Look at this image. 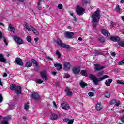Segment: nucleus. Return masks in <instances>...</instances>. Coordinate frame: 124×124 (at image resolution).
I'll list each match as a JSON object with an SVG mask.
<instances>
[{
	"label": "nucleus",
	"mask_w": 124,
	"mask_h": 124,
	"mask_svg": "<svg viewBox=\"0 0 124 124\" xmlns=\"http://www.w3.org/2000/svg\"><path fill=\"white\" fill-rule=\"evenodd\" d=\"M74 122V119L69 120V121H68V124H73Z\"/></svg>",
	"instance_id": "43"
},
{
	"label": "nucleus",
	"mask_w": 124,
	"mask_h": 124,
	"mask_svg": "<svg viewBox=\"0 0 124 124\" xmlns=\"http://www.w3.org/2000/svg\"><path fill=\"white\" fill-rule=\"evenodd\" d=\"M30 107V106H29V103H26L24 105V110H29V108Z\"/></svg>",
	"instance_id": "34"
},
{
	"label": "nucleus",
	"mask_w": 124,
	"mask_h": 124,
	"mask_svg": "<svg viewBox=\"0 0 124 124\" xmlns=\"http://www.w3.org/2000/svg\"><path fill=\"white\" fill-rule=\"evenodd\" d=\"M31 96L33 99H38V94L37 93H33Z\"/></svg>",
	"instance_id": "22"
},
{
	"label": "nucleus",
	"mask_w": 124,
	"mask_h": 124,
	"mask_svg": "<svg viewBox=\"0 0 124 124\" xmlns=\"http://www.w3.org/2000/svg\"><path fill=\"white\" fill-rule=\"evenodd\" d=\"M9 31H10L11 32H13V33H14V31H15V29L14 28V27H13V25H12V24H9Z\"/></svg>",
	"instance_id": "19"
},
{
	"label": "nucleus",
	"mask_w": 124,
	"mask_h": 124,
	"mask_svg": "<svg viewBox=\"0 0 124 124\" xmlns=\"http://www.w3.org/2000/svg\"><path fill=\"white\" fill-rule=\"evenodd\" d=\"M102 33L105 35V36H108V35H110V33H109V32H108V31L105 29L102 30Z\"/></svg>",
	"instance_id": "17"
},
{
	"label": "nucleus",
	"mask_w": 124,
	"mask_h": 124,
	"mask_svg": "<svg viewBox=\"0 0 124 124\" xmlns=\"http://www.w3.org/2000/svg\"><path fill=\"white\" fill-rule=\"evenodd\" d=\"M43 82V80L42 79H36V83H37V84H42Z\"/></svg>",
	"instance_id": "36"
},
{
	"label": "nucleus",
	"mask_w": 124,
	"mask_h": 124,
	"mask_svg": "<svg viewBox=\"0 0 124 124\" xmlns=\"http://www.w3.org/2000/svg\"><path fill=\"white\" fill-rule=\"evenodd\" d=\"M58 7L59 9H62V4H58Z\"/></svg>",
	"instance_id": "49"
},
{
	"label": "nucleus",
	"mask_w": 124,
	"mask_h": 124,
	"mask_svg": "<svg viewBox=\"0 0 124 124\" xmlns=\"http://www.w3.org/2000/svg\"><path fill=\"white\" fill-rule=\"evenodd\" d=\"M106 78H109V76L107 75H105L103 77L99 78L98 80L100 81H103L104 79H106Z\"/></svg>",
	"instance_id": "26"
},
{
	"label": "nucleus",
	"mask_w": 124,
	"mask_h": 124,
	"mask_svg": "<svg viewBox=\"0 0 124 124\" xmlns=\"http://www.w3.org/2000/svg\"><path fill=\"white\" fill-rule=\"evenodd\" d=\"M103 74V71L99 72L97 74V76L98 77L100 76V75H102Z\"/></svg>",
	"instance_id": "46"
},
{
	"label": "nucleus",
	"mask_w": 124,
	"mask_h": 124,
	"mask_svg": "<svg viewBox=\"0 0 124 124\" xmlns=\"http://www.w3.org/2000/svg\"><path fill=\"white\" fill-rule=\"evenodd\" d=\"M13 38L15 41L19 45H21V44H23V40L21 39L19 37L17 36H13Z\"/></svg>",
	"instance_id": "7"
},
{
	"label": "nucleus",
	"mask_w": 124,
	"mask_h": 124,
	"mask_svg": "<svg viewBox=\"0 0 124 124\" xmlns=\"http://www.w3.org/2000/svg\"><path fill=\"white\" fill-rule=\"evenodd\" d=\"M102 108V106H101V104L100 103H98L96 105V109L97 111H100Z\"/></svg>",
	"instance_id": "24"
},
{
	"label": "nucleus",
	"mask_w": 124,
	"mask_h": 124,
	"mask_svg": "<svg viewBox=\"0 0 124 124\" xmlns=\"http://www.w3.org/2000/svg\"><path fill=\"white\" fill-rule=\"evenodd\" d=\"M119 44L120 45V46L121 47H123V48H124V42L123 41H121L119 43Z\"/></svg>",
	"instance_id": "41"
},
{
	"label": "nucleus",
	"mask_w": 124,
	"mask_h": 124,
	"mask_svg": "<svg viewBox=\"0 0 124 124\" xmlns=\"http://www.w3.org/2000/svg\"><path fill=\"white\" fill-rule=\"evenodd\" d=\"M46 59H47V60H49V61H53V58H51L49 56H46Z\"/></svg>",
	"instance_id": "54"
},
{
	"label": "nucleus",
	"mask_w": 124,
	"mask_h": 124,
	"mask_svg": "<svg viewBox=\"0 0 124 124\" xmlns=\"http://www.w3.org/2000/svg\"><path fill=\"white\" fill-rule=\"evenodd\" d=\"M70 67H71V65L69 62H65L64 63V70L68 71L70 69Z\"/></svg>",
	"instance_id": "10"
},
{
	"label": "nucleus",
	"mask_w": 124,
	"mask_h": 124,
	"mask_svg": "<svg viewBox=\"0 0 124 124\" xmlns=\"http://www.w3.org/2000/svg\"><path fill=\"white\" fill-rule=\"evenodd\" d=\"M50 120H52V121H55L56 120L58 119V115L56 114H52L50 115Z\"/></svg>",
	"instance_id": "16"
},
{
	"label": "nucleus",
	"mask_w": 124,
	"mask_h": 124,
	"mask_svg": "<svg viewBox=\"0 0 124 124\" xmlns=\"http://www.w3.org/2000/svg\"><path fill=\"white\" fill-rule=\"evenodd\" d=\"M31 65H32V63L30 61L27 62L25 64L26 67H31Z\"/></svg>",
	"instance_id": "32"
},
{
	"label": "nucleus",
	"mask_w": 124,
	"mask_h": 124,
	"mask_svg": "<svg viewBox=\"0 0 124 124\" xmlns=\"http://www.w3.org/2000/svg\"><path fill=\"white\" fill-rule=\"evenodd\" d=\"M110 39L111 40H112V41H120V37L117 36H111Z\"/></svg>",
	"instance_id": "21"
},
{
	"label": "nucleus",
	"mask_w": 124,
	"mask_h": 124,
	"mask_svg": "<svg viewBox=\"0 0 124 124\" xmlns=\"http://www.w3.org/2000/svg\"><path fill=\"white\" fill-rule=\"evenodd\" d=\"M53 105L55 108H58V106H57V104H56V102H53Z\"/></svg>",
	"instance_id": "59"
},
{
	"label": "nucleus",
	"mask_w": 124,
	"mask_h": 124,
	"mask_svg": "<svg viewBox=\"0 0 124 124\" xmlns=\"http://www.w3.org/2000/svg\"><path fill=\"white\" fill-rule=\"evenodd\" d=\"M66 95L68 96H70V95H72V92L68 91V92H66Z\"/></svg>",
	"instance_id": "44"
},
{
	"label": "nucleus",
	"mask_w": 124,
	"mask_h": 124,
	"mask_svg": "<svg viewBox=\"0 0 124 124\" xmlns=\"http://www.w3.org/2000/svg\"><path fill=\"white\" fill-rule=\"evenodd\" d=\"M56 54L57 55L58 59L61 58V53H60V51H59V50H57L56 51Z\"/></svg>",
	"instance_id": "39"
},
{
	"label": "nucleus",
	"mask_w": 124,
	"mask_h": 124,
	"mask_svg": "<svg viewBox=\"0 0 124 124\" xmlns=\"http://www.w3.org/2000/svg\"><path fill=\"white\" fill-rule=\"evenodd\" d=\"M76 9L78 15L80 16L81 15H83L84 14V11H85V10H84L83 7L78 5L76 8Z\"/></svg>",
	"instance_id": "4"
},
{
	"label": "nucleus",
	"mask_w": 124,
	"mask_h": 124,
	"mask_svg": "<svg viewBox=\"0 0 124 124\" xmlns=\"http://www.w3.org/2000/svg\"><path fill=\"white\" fill-rule=\"evenodd\" d=\"M69 77H70V75H69L68 74H65L64 75V78H66V79L69 78Z\"/></svg>",
	"instance_id": "42"
},
{
	"label": "nucleus",
	"mask_w": 124,
	"mask_h": 124,
	"mask_svg": "<svg viewBox=\"0 0 124 124\" xmlns=\"http://www.w3.org/2000/svg\"><path fill=\"white\" fill-rule=\"evenodd\" d=\"M57 43L58 45L59 46H60V47H62V46L64 44V43L62 42V40H61V39H57Z\"/></svg>",
	"instance_id": "20"
},
{
	"label": "nucleus",
	"mask_w": 124,
	"mask_h": 124,
	"mask_svg": "<svg viewBox=\"0 0 124 124\" xmlns=\"http://www.w3.org/2000/svg\"><path fill=\"white\" fill-rule=\"evenodd\" d=\"M111 56H112V57H115L116 53L115 52H111Z\"/></svg>",
	"instance_id": "55"
},
{
	"label": "nucleus",
	"mask_w": 124,
	"mask_h": 124,
	"mask_svg": "<svg viewBox=\"0 0 124 124\" xmlns=\"http://www.w3.org/2000/svg\"><path fill=\"white\" fill-rule=\"evenodd\" d=\"M31 62L33 64L35 65V66H38V63H37V61H36L34 59H32L31 60Z\"/></svg>",
	"instance_id": "28"
},
{
	"label": "nucleus",
	"mask_w": 124,
	"mask_h": 124,
	"mask_svg": "<svg viewBox=\"0 0 124 124\" xmlns=\"http://www.w3.org/2000/svg\"><path fill=\"white\" fill-rule=\"evenodd\" d=\"M15 62L16 63H17V64H18V65H20V66H23V61L20 58H17L16 59Z\"/></svg>",
	"instance_id": "14"
},
{
	"label": "nucleus",
	"mask_w": 124,
	"mask_h": 124,
	"mask_svg": "<svg viewBox=\"0 0 124 124\" xmlns=\"http://www.w3.org/2000/svg\"><path fill=\"white\" fill-rule=\"evenodd\" d=\"M10 89L11 91H15L16 94H21V86H17L15 84H12L10 86Z\"/></svg>",
	"instance_id": "2"
},
{
	"label": "nucleus",
	"mask_w": 124,
	"mask_h": 124,
	"mask_svg": "<svg viewBox=\"0 0 124 124\" xmlns=\"http://www.w3.org/2000/svg\"><path fill=\"white\" fill-rule=\"evenodd\" d=\"M113 82V79H109L108 80H107L105 81V85L107 87H110L111 86V83Z\"/></svg>",
	"instance_id": "15"
},
{
	"label": "nucleus",
	"mask_w": 124,
	"mask_h": 124,
	"mask_svg": "<svg viewBox=\"0 0 124 124\" xmlns=\"http://www.w3.org/2000/svg\"><path fill=\"white\" fill-rule=\"evenodd\" d=\"M70 91V89L68 87H67L66 88V89L65 90V92H66V93H67L68 92H69Z\"/></svg>",
	"instance_id": "52"
},
{
	"label": "nucleus",
	"mask_w": 124,
	"mask_h": 124,
	"mask_svg": "<svg viewBox=\"0 0 124 124\" xmlns=\"http://www.w3.org/2000/svg\"><path fill=\"white\" fill-rule=\"evenodd\" d=\"M98 40L100 41V42L101 43H103L104 42V41H105V39H104V38L103 37H102V36H100Z\"/></svg>",
	"instance_id": "35"
},
{
	"label": "nucleus",
	"mask_w": 124,
	"mask_h": 124,
	"mask_svg": "<svg viewBox=\"0 0 124 124\" xmlns=\"http://www.w3.org/2000/svg\"><path fill=\"white\" fill-rule=\"evenodd\" d=\"M74 35V33L72 32H66L64 33V36L65 37H67V38H72V36Z\"/></svg>",
	"instance_id": "13"
},
{
	"label": "nucleus",
	"mask_w": 124,
	"mask_h": 124,
	"mask_svg": "<svg viewBox=\"0 0 124 124\" xmlns=\"http://www.w3.org/2000/svg\"><path fill=\"white\" fill-rule=\"evenodd\" d=\"M24 28H25V29H26V30H28L29 31H32L36 35H37V34H38L39 33L37 31H36V29H35V28H34L33 26H29V24H28L26 22L24 23Z\"/></svg>",
	"instance_id": "3"
},
{
	"label": "nucleus",
	"mask_w": 124,
	"mask_h": 124,
	"mask_svg": "<svg viewBox=\"0 0 124 124\" xmlns=\"http://www.w3.org/2000/svg\"><path fill=\"white\" fill-rule=\"evenodd\" d=\"M88 95H89V96H91V97L94 96V93L90 92L88 93Z\"/></svg>",
	"instance_id": "40"
},
{
	"label": "nucleus",
	"mask_w": 124,
	"mask_h": 124,
	"mask_svg": "<svg viewBox=\"0 0 124 124\" xmlns=\"http://www.w3.org/2000/svg\"><path fill=\"white\" fill-rule=\"evenodd\" d=\"M79 85L81 88H85V87H87V86H88V84L85 83V82H84L83 80L80 82Z\"/></svg>",
	"instance_id": "27"
},
{
	"label": "nucleus",
	"mask_w": 124,
	"mask_h": 124,
	"mask_svg": "<svg viewBox=\"0 0 124 124\" xmlns=\"http://www.w3.org/2000/svg\"><path fill=\"white\" fill-rule=\"evenodd\" d=\"M80 74L83 76H85V77H88V72L85 70H81L80 72Z\"/></svg>",
	"instance_id": "25"
},
{
	"label": "nucleus",
	"mask_w": 124,
	"mask_h": 124,
	"mask_svg": "<svg viewBox=\"0 0 124 124\" xmlns=\"http://www.w3.org/2000/svg\"><path fill=\"white\" fill-rule=\"evenodd\" d=\"M3 37V35H2V33H1V32H0V39L2 38Z\"/></svg>",
	"instance_id": "58"
},
{
	"label": "nucleus",
	"mask_w": 124,
	"mask_h": 124,
	"mask_svg": "<svg viewBox=\"0 0 124 124\" xmlns=\"http://www.w3.org/2000/svg\"><path fill=\"white\" fill-rule=\"evenodd\" d=\"M55 67H57V70H61L62 65L61 63H56L54 64Z\"/></svg>",
	"instance_id": "23"
},
{
	"label": "nucleus",
	"mask_w": 124,
	"mask_h": 124,
	"mask_svg": "<svg viewBox=\"0 0 124 124\" xmlns=\"http://www.w3.org/2000/svg\"><path fill=\"white\" fill-rule=\"evenodd\" d=\"M80 70L79 67H75L72 69L73 73L74 74H79Z\"/></svg>",
	"instance_id": "12"
},
{
	"label": "nucleus",
	"mask_w": 124,
	"mask_h": 124,
	"mask_svg": "<svg viewBox=\"0 0 124 124\" xmlns=\"http://www.w3.org/2000/svg\"><path fill=\"white\" fill-rule=\"evenodd\" d=\"M104 96H105L107 98H109L110 96H111V94H110V92H107L104 94Z\"/></svg>",
	"instance_id": "30"
},
{
	"label": "nucleus",
	"mask_w": 124,
	"mask_h": 124,
	"mask_svg": "<svg viewBox=\"0 0 124 124\" xmlns=\"http://www.w3.org/2000/svg\"><path fill=\"white\" fill-rule=\"evenodd\" d=\"M11 119V116H7L4 117L3 120L1 122V124H9V121Z\"/></svg>",
	"instance_id": "8"
},
{
	"label": "nucleus",
	"mask_w": 124,
	"mask_h": 124,
	"mask_svg": "<svg viewBox=\"0 0 124 124\" xmlns=\"http://www.w3.org/2000/svg\"><path fill=\"white\" fill-rule=\"evenodd\" d=\"M120 103H121L120 101H116L115 105L116 106H119V105H120Z\"/></svg>",
	"instance_id": "48"
},
{
	"label": "nucleus",
	"mask_w": 124,
	"mask_h": 124,
	"mask_svg": "<svg viewBox=\"0 0 124 124\" xmlns=\"http://www.w3.org/2000/svg\"><path fill=\"white\" fill-rule=\"evenodd\" d=\"M117 84H120V85H124V83L123 82H121L120 80H117Z\"/></svg>",
	"instance_id": "50"
},
{
	"label": "nucleus",
	"mask_w": 124,
	"mask_h": 124,
	"mask_svg": "<svg viewBox=\"0 0 124 124\" xmlns=\"http://www.w3.org/2000/svg\"><path fill=\"white\" fill-rule=\"evenodd\" d=\"M88 2H89V0H82L83 4H86Z\"/></svg>",
	"instance_id": "47"
},
{
	"label": "nucleus",
	"mask_w": 124,
	"mask_h": 124,
	"mask_svg": "<svg viewBox=\"0 0 124 124\" xmlns=\"http://www.w3.org/2000/svg\"><path fill=\"white\" fill-rule=\"evenodd\" d=\"M8 105L10 108V110H13V109H14V107H15V105L14 104V103H9Z\"/></svg>",
	"instance_id": "29"
},
{
	"label": "nucleus",
	"mask_w": 124,
	"mask_h": 124,
	"mask_svg": "<svg viewBox=\"0 0 124 124\" xmlns=\"http://www.w3.org/2000/svg\"><path fill=\"white\" fill-rule=\"evenodd\" d=\"M56 85L57 86V87H60V82H56Z\"/></svg>",
	"instance_id": "63"
},
{
	"label": "nucleus",
	"mask_w": 124,
	"mask_h": 124,
	"mask_svg": "<svg viewBox=\"0 0 124 124\" xmlns=\"http://www.w3.org/2000/svg\"><path fill=\"white\" fill-rule=\"evenodd\" d=\"M116 100H112L111 102H110V104H115L116 103Z\"/></svg>",
	"instance_id": "51"
},
{
	"label": "nucleus",
	"mask_w": 124,
	"mask_h": 124,
	"mask_svg": "<svg viewBox=\"0 0 124 124\" xmlns=\"http://www.w3.org/2000/svg\"><path fill=\"white\" fill-rule=\"evenodd\" d=\"M2 102V96L0 94V103Z\"/></svg>",
	"instance_id": "56"
},
{
	"label": "nucleus",
	"mask_w": 124,
	"mask_h": 124,
	"mask_svg": "<svg viewBox=\"0 0 124 124\" xmlns=\"http://www.w3.org/2000/svg\"><path fill=\"white\" fill-rule=\"evenodd\" d=\"M37 7H38V9L39 10H41V9H42V8H41V7H40V6H38Z\"/></svg>",
	"instance_id": "64"
},
{
	"label": "nucleus",
	"mask_w": 124,
	"mask_h": 124,
	"mask_svg": "<svg viewBox=\"0 0 124 124\" xmlns=\"http://www.w3.org/2000/svg\"><path fill=\"white\" fill-rule=\"evenodd\" d=\"M95 53L96 55H102L103 53L102 51L99 50V51H97L96 50L95 51Z\"/></svg>",
	"instance_id": "38"
},
{
	"label": "nucleus",
	"mask_w": 124,
	"mask_h": 124,
	"mask_svg": "<svg viewBox=\"0 0 124 124\" xmlns=\"http://www.w3.org/2000/svg\"><path fill=\"white\" fill-rule=\"evenodd\" d=\"M4 43H5L6 45L7 46V45H8V43H7V40L6 39H4Z\"/></svg>",
	"instance_id": "57"
},
{
	"label": "nucleus",
	"mask_w": 124,
	"mask_h": 124,
	"mask_svg": "<svg viewBox=\"0 0 124 124\" xmlns=\"http://www.w3.org/2000/svg\"><path fill=\"white\" fill-rule=\"evenodd\" d=\"M34 40L36 42H37L38 41V40H39L38 38H35L34 39Z\"/></svg>",
	"instance_id": "61"
},
{
	"label": "nucleus",
	"mask_w": 124,
	"mask_h": 124,
	"mask_svg": "<svg viewBox=\"0 0 124 124\" xmlns=\"http://www.w3.org/2000/svg\"><path fill=\"white\" fill-rule=\"evenodd\" d=\"M120 10H121V8H120V5H117L116 6L114 11H115V12H120Z\"/></svg>",
	"instance_id": "33"
},
{
	"label": "nucleus",
	"mask_w": 124,
	"mask_h": 124,
	"mask_svg": "<svg viewBox=\"0 0 124 124\" xmlns=\"http://www.w3.org/2000/svg\"><path fill=\"white\" fill-rule=\"evenodd\" d=\"M70 15L71 16H72V17H74V20L75 22H76V21H77V19H76V16H75L73 15V13H70Z\"/></svg>",
	"instance_id": "45"
},
{
	"label": "nucleus",
	"mask_w": 124,
	"mask_h": 124,
	"mask_svg": "<svg viewBox=\"0 0 124 124\" xmlns=\"http://www.w3.org/2000/svg\"><path fill=\"white\" fill-rule=\"evenodd\" d=\"M61 106L62 107V108L63 109V110H68L69 109V105H68L66 102H63L61 104Z\"/></svg>",
	"instance_id": "11"
},
{
	"label": "nucleus",
	"mask_w": 124,
	"mask_h": 124,
	"mask_svg": "<svg viewBox=\"0 0 124 124\" xmlns=\"http://www.w3.org/2000/svg\"><path fill=\"white\" fill-rule=\"evenodd\" d=\"M89 78L93 80L94 83V85H98V82H99V80L97 79V78L94 76V75L92 74L90 75Z\"/></svg>",
	"instance_id": "6"
},
{
	"label": "nucleus",
	"mask_w": 124,
	"mask_h": 124,
	"mask_svg": "<svg viewBox=\"0 0 124 124\" xmlns=\"http://www.w3.org/2000/svg\"><path fill=\"white\" fill-rule=\"evenodd\" d=\"M100 10L98 9L95 11L93 14L92 15L93 27V29L96 28L97 22L100 19Z\"/></svg>",
	"instance_id": "1"
},
{
	"label": "nucleus",
	"mask_w": 124,
	"mask_h": 124,
	"mask_svg": "<svg viewBox=\"0 0 124 124\" xmlns=\"http://www.w3.org/2000/svg\"><path fill=\"white\" fill-rule=\"evenodd\" d=\"M6 76H7V74L6 73H4L3 74V77H6Z\"/></svg>",
	"instance_id": "60"
},
{
	"label": "nucleus",
	"mask_w": 124,
	"mask_h": 124,
	"mask_svg": "<svg viewBox=\"0 0 124 124\" xmlns=\"http://www.w3.org/2000/svg\"><path fill=\"white\" fill-rule=\"evenodd\" d=\"M62 48H64V49H70V46L64 43L62 46Z\"/></svg>",
	"instance_id": "31"
},
{
	"label": "nucleus",
	"mask_w": 124,
	"mask_h": 124,
	"mask_svg": "<svg viewBox=\"0 0 124 124\" xmlns=\"http://www.w3.org/2000/svg\"><path fill=\"white\" fill-rule=\"evenodd\" d=\"M121 121H122V123H124V116L122 117Z\"/></svg>",
	"instance_id": "62"
},
{
	"label": "nucleus",
	"mask_w": 124,
	"mask_h": 124,
	"mask_svg": "<svg viewBox=\"0 0 124 124\" xmlns=\"http://www.w3.org/2000/svg\"><path fill=\"white\" fill-rule=\"evenodd\" d=\"M0 61L4 63L6 62V59L4 58V56H3V54H0Z\"/></svg>",
	"instance_id": "18"
},
{
	"label": "nucleus",
	"mask_w": 124,
	"mask_h": 124,
	"mask_svg": "<svg viewBox=\"0 0 124 124\" xmlns=\"http://www.w3.org/2000/svg\"><path fill=\"white\" fill-rule=\"evenodd\" d=\"M94 69L95 70H97V71L101 70L103 69V68H105V66H100L99 64H94Z\"/></svg>",
	"instance_id": "9"
},
{
	"label": "nucleus",
	"mask_w": 124,
	"mask_h": 124,
	"mask_svg": "<svg viewBox=\"0 0 124 124\" xmlns=\"http://www.w3.org/2000/svg\"><path fill=\"white\" fill-rule=\"evenodd\" d=\"M26 39L28 42H31V37L30 36H28L26 37Z\"/></svg>",
	"instance_id": "37"
},
{
	"label": "nucleus",
	"mask_w": 124,
	"mask_h": 124,
	"mask_svg": "<svg viewBox=\"0 0 124 124\" xmlns=\"http://www.w3.org/2000/svg\"><path fill=\"white\" fill-rule=\"evenodd\" d=\"M69 120H70L69 119L65 118V119H63V122H67V123H68Z\"/></svg>",
	"instance_id": "53"
},
{
	"label": "nucleus",
	"mask_w": 124,
	"mask_h": 124,
	"mask_svg": "<svg viewBox=\"0 0 124 124\" xmlns=\"http://www.w3.org/2000/svg\"><path fill=\"white\" fill-rule=\"evenodd\" d=\"M42 79L44 81H48V75H47V71L44 70L40 73Z\"/></svg>",
	"instance_id": "5"
}]
</instances>
